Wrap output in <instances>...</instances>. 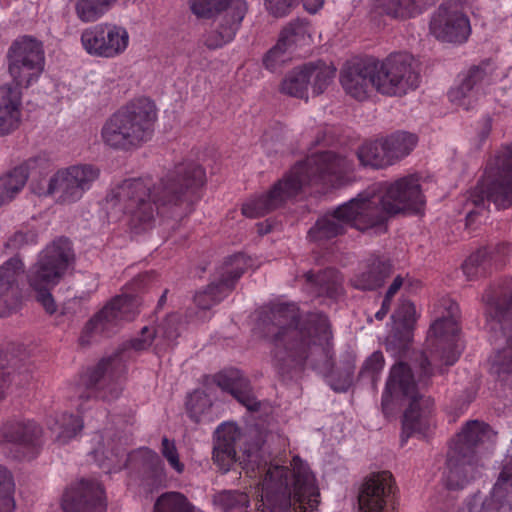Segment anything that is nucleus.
Listing matches in <instances>:
<instances>
[{
  "mask_svg": "<svg viewBox=\"0 0 512 512\" xmlns=\"http://www.w3.org/2000/svg\"><path fill=\"white\" fill-rule=\"evenodd\" d=\"M198 398H200V395H199L198 393H194V394L191 396L190 400H189V405H191V404H192V401H193L194 399H198Z\"/></svg>",
  "mask_w": 512,
  "mask_h": 512,
  "instance_id": "obj_64",
  "label": "nucleus"
},
{
  "mask_svg": "<svg viewBox=\"0 0 512 512\" xmlns=\"http://www.w3.org/2000/svg\"><path fill=\"white\" fill-rule=\"evenodd\" d=\"M286 335H288L290 338H294L298 335V331L296 328L289 325L287 328H284L280 334L277 335V340H282Z\"/></svg>",
  "mask_w": 512,
  "mask_h": 512,
  "instance_id": "obj_60",
  "label": "nucleus"
},
{
  "mask_svg": "<svg viewBox=\"0 0 512 512\" xmlns=\"http://www.w3.org/2000/svg\"><path fill=\"white\" fill-rule=\"evenodd\" d=\"M335 76L336 67L332 63L309 62L287 73L280 84V92L307 101L309 90L313 96L321 95L333 83Z\"/></svg>",
  "mask_w": 512,
  "mask_h": 512,
  "instance_id": "obj_10",
  "label": "nucleus"
},
{
  "mask_svg": "<svg viewBox=\"0 0 512 512\" xmlns=\"http://www.w3.org/2000/svg\"><path fill=\"white\" fill-rule=\"evenodd\" d=\"M310 29V22L306 18H296L289 22L282 32H306Z\"/></svg>",
  "mask_w": 512,
  "mask_h": 512,
  "instance_id": "obj_52",
  "label": "nucleus"
},
{
  "mask_svg": "<svg viewBox=\"0 0 512 512\" xmlns=\"http://www.w3.org/2000/svg\"><path fill=\"white\" fill-rule=\"evenodd\" d=\"M417 312L413 303L403 301L392 315L393 322L398 330H409L417 320Z\"/></svg>",
  "mask_w": 512,
  "mask_h": 512,
  "instance_id": "obj_37",
  "label": "nucleus"
},
{
  "mask_svg": "<svg viewBox=\"0 0 512 512\" xmlns=\"http://www.w3.org/2000/svg\"><path fill=\"white\" fill-rule=\"evenodd\" d=\"M292 472L282 466H270L262 482V500L271 493L290 496L284 512H313L319 504V490L309 467L297 456L291 462Z\"/></svg>",
  "mask_w": 512,
  "mask_h": 512,
  "instance_id": "obj_5",
  "label": "nucleus"
},
{
  "mask_svg": "<svg viewBox=\"0 0 512 512\" xmlns=\"http://www.w3.org/2000/svg\"><path fill=\"white\" fill-rule=\"evenodd\" d=\"M83 428L82 420L76 416L63 414L51 429L56 433L57 441L66 443L74 438Z\"/></svg>",
  "mask_w": 512,
  "mask_h": 512,
  "instance_id": "obj_36",
  "label": "nucleus"
},
{
  "mask_svg": "<svg viewBox=\"0 0 512 512\" xmlns=\"http://www.w3.org/2000/svg\"><path fill=\"white\" fill-rule=\"evenodd\" d=\"M118 394H119V391L117 390V391H115L112 395H110V396L104 395V397H105L106 399L110 400V399H113V398L117 397V396H118Z\"/></svg>",
  "mask_w": 512,
  "mask_h": 512,
  "instance_id": "obj_63",
  "label": "nucleus"
},
{
  "mask_svg": "<svg viewBox=\"0 0 512 512\" xmlns=\"http://www.w3.org/2000/svg\"><path fill=\"white\" fill-rule=\"evenodd\" d=\"M489 176L477 189L494 202L498 208L512 205V145L505 147L495 156Z\"/></svg>",
  "mask_w": 512,
  "mask_h": 512,
  "instance_id": "obj_14",
  "label": "nucleus"
},
{
  "mask_svg": "<svg viewBox=\"0 0 512 512\" xmlns=\"http://www.w3.org/2000/svg\"><path fill=\"white\" fill-rule=\"evenodd\" d=\"M205 45L209 49H218L233 41V34H205Z\"/></svg>",
  "mask_w": 512,
  "mask_h": 512,
  "instance_id": "obj_48",
  "label": "nucleus"
},
{
  "mask_svg": "<svg viewBox=\"0 0 512 512\" xmlns=\"http://www.w3.org/2000/svg\"><path fill=\"white\" fill-rule=\"evenodd\" d=\"M81 42L86 52L93 56L114 57L128 46V34H82Z\"/></svg>",
  "mask_w": 512,
  "mask_h": 512,
  "instance_id": "obj_22",
  "label": "nucleus"
},
{
  "mask_svg": "<svg viewBox=\"0 0 512 512\" xmlns=\"http://www.w3.org/2000/svg\"><path fill=\"white\" fill-rule=\"evenodd\" d=\"M397 391L410 397L411 403L406 410L403 418V433L410 436L420 434L425 436L433 427L432 419L433 402L430 398L418 396L415 391V384L409 367L403 363L394 365L390 371V376L386 384V390L383 394V404L388 401V397Z\"/></svg>",
  "mask_w": 512,
  "mask_h": 512,
  "instance_id": "obj_7",
  "label": "nucleus"
},
{
  "mask_svg": "<svg viewBox=\"0 0 512 512\" xmlns=\"http://www.w3.org/2000/svg\"><path fill=\"white\" fill-rule=\"evenodd\" d=\"M22 123V92L19 87H0V137L10 135Z\"/></svg>",
  "mask_w": 512,
  "mask_h": 512,
  "instance_id": "obj_20",
  "label": "nucleus"
},
{
  "mask_svg": "<svg viewBox=\"0 0 512 512\" xmlns=\"http://www.w3.org/2000/svg\"><path fill=\"white\" fill-rule=\"evenodd\" d=\"M74 262L71 243L59 238L47 245L27 273V281L37 301L48 314L57 311L51 290L59 284Z\"/></svg>",
  "mask_w": 512,
  "mask_h": 512,
  "instance_id": "obj_6",
  "label": "nucleus"
},
{
  "mask_svg": "<svg viewBox=\"0 0 512 512\" xmlns=\"http://www.w3.org/2000/svg\"><path fill=\"white\" fill-rule=\"evenodd\" d=\"M24 272V263L14 257L0 266V317L10 315L19 307L18 277Z\"/></svg>",
  "mask_w": 512,
  "mask_h": 512,
  "instance_id": "obj_19",
  "label": "nucleus"
},
{
  "mask_svg": "<svg viewBox=\"0 0 512 512\" xmlns=\"http://www.w3.org/2000/svg\"><path fill=\"white\" fill-rule=\"evenodd\" d=\"M186 499L176 492L162 495L155 504L154 512H185Z\"/></svg>",
  "mask_w": 512,
  "mask_h": 512,
  "instance_id": "obj_39",
  "label": "nucleus"
},
{
  "mask_svg": "<svg viewBox=\"0 0 512 512\" xmlns=\"http://www.w3.org/2000/svg\"><path fill=\"white\" fill-rule=\"evenodd\" d=\"M104 491L97 482L81 481L68 487L62 498L63 512L103 510Z\"/></svg>",
  "mask_w": 512,
  "mask_h": 512,
  "instance_id": "obj_16",
  "label": "nucleus"
},
{
  "mask_svg": "<svg viewBox=\"0 0 512 512\" xmlns=\"http://www.w3.org/2000/svg\"><path fill=\"white\" fill-rule=\"evenodd\" d=\"M427 341L430 347V359L425 358L421 364L425 376H430L433 371L431 365H453L462 350L459 338V325L457 316L452 313L448 317L437 319L430 327Z\"/></svg>",
  "mask_w": 512,
  "mask_h": 512,
  "instance_id": "obj_11",
  "label": "nucleus"
},
{
  "mask_svg": "<svg viewBox=\"0 0 512 512\" xmlns=\"http://www.w3.org/2000/svg\"><path fill=\"white\" fill-rule=\"evenodd\" d=\"M325 0H304V9L311 13H317L324 5Z\"/></svg>",
  "mask_w": 512,
  "mask_h": 512,
  "instance_id": "obj_56",
  "label": "nucleus"
},
{
  "mask_svg": "<svg viewBox=\"0 0 512 512\" xmlns=\"http://www.w3.org/2000/svg\"><path fill=\"white\" fill-rule=\"evenodd\" d=\"M424 202L419 177L408 175L359 193L318 220L309 236L316 241L328 239L342 234L347 226L364 231L382 224L387 216L418 212Z\"/></svg>",
  "mask_w": 512,
  "mask_h": 512,
  "instance_id": "obj_1",
  "label": "nucleus"
},
{
  "mask_svg": "<svg viewBox=\"0 0 512 512\" xmlns=\"http://www.w3.org/2000/svg\"><path fill=\"white\" fill-rule=\"evenodd\" d=\"M476 215H477V213L474 212V211L469 212V214L467 215V225H471L472 224V222L474 221Z\"/></svg>",
  "mask_w": 512,
  "mask_h": 512,
  "instance_id": "obj_62",
  "label": "nucleus"
},
{
  "mask_svg": "<svg viewBox=\"0 0 512 512\" xmlns=\"http://www.w3.org/2000/svg\"><path fill=\"white\" fill-rule=\"evenodd\" d=\"M487 432V426L479 421H471L466 424L462 431L457 435L454 445V451L463 458L471 453L472 448L481 442Z\"/></svg>",
  "mask_w": 512,
  "mask_h": 512,
  "instance_id": "obj_30",
  "label": "nucleus"
},
{
  "mask_svg": "<svg viewBox=\"0 0 512 512\" xmlns=\"http://www.w3.org/2000/svg\"><path fill=\"white\" fill-rule=\"evenodd\" d=\"M257 455L255 453H252L251 451L247 452V462L245 463V460L242 462L244 464V468L249 469V463L254 462L257 459Z\"/></svg>",
  "mask_w": 512,
  "mask_h": 512,
  "instance_id": "obj_61",
  "label": "nucleus"
},
{
  "mask_svg": "<svg viewBox=\"0 0 512 512\" xmlns=\"http://www.w3.org/2000/svg\"><path fill=\"white\" fill-rule=\"evenodd\" d=\"M38 241V233L35 229L22 226L19 228L8 241V246L18 250L29 245H34Z\"/></svg>",
  "mask_w": 512,
  "mask_h": 512,
  "instance_id": "obj_41",
  "label": "nucleus"
},
{
  "mask_svg": "<svg viewBox=\"0 0 512 512\" xmlns=\"http://www.w3.org/2000/svg\"><path fill=\"white\" fill-rule=\"evenodd\" d=\"M492 369L499 377L505 378L512 375V339L507 347L495 355Z\"/></svg>",
  "mask_w": 512,
  "mask_h": 512,
  "instance_id": "obj_40",
  "label": "nucleus"
},
{
  "mask_svg": "<svg viewBox=\"0 0 512 512\" xmlns=\"http://www.w3.org/2000/svg\"><path fill=\"white\" fill-rule=\"evenodd\" d=\"M436 40L445 47L462 44L468 40V34H435Z\"/></svg>",
  "mask_w": 512,
  "mask_h": 512,
  "instance_id": "obj_50",
  "label": "nucleus"
},
{
  "mask_svg": "<svg viewBox=\"0 0 512 512\" xmlns=\"http://www.w3.org/2000/svg\"><path fill=\"white\" fill-rule=\"evenodd\" d=\"M154 335H155V332L153 329L144 327L142 329L141 338L134 339L132 341V347L136 350L146 349L148 346L151 345Z\"/></svg>",
  "mask_w": 512,
  "mask_h": 512,
  "instance_id": "obj_51",
  "label": "nucleus"
},
{
  "mask_svg": "<svg viewBox=\"0 0 512 512\" xmlns=\"http://www.w3.org/2000/svg\"><path fill=\"white\" fill-rule=\"evenodd\" d=\"M215 381L223 391L229 392L249 410L258 409V402L250 393L247 381L242 377L238 370L230 369L220 372L215 376Z\"/></svg>",
  "mask_w": 512,
  "mask_h": 512,
  "instance_id": "obj_24",
  "label": "nucleus"
},
{
  "mask_svg": "<svg viewBox=\"0 0 512 512\" xmlns=\"http://www.w3.org/2000/svg\"><path fill=\"white\" fill-rule=\"evenodd\" d=\"M213 287H209V289L207 291H204L202 293H199L196 295L195 297V301L197 302V304L206 309V308H209L211 304H207L206 303V299L207 298H210L211 294H212V291H213Z\"/></svg>",
  "mask_w": 512,
  "mask_h": 512,
  "instance_id": "obj_58",
  "label": "nucleus"
},
{
  "mask_svg": "<svg viewBox=\"0 0 512 512\" xmlns=\"http://www.w3.org/2000/svg\"><path fill=\"white\" fill-rule=\"evenodd\" d=\"M384 365L385 359L382 352L376 351L365 360L361 369V374L374 377L383 370Z\"/></svg>",
  "mask_w": 512,
  "mask_h": 512,
  "instance_id": "obj_44",
  "label": "nucleus"
},
{
  "mask_svg": "<svg viewBox=\"0 0 512 512\" xmlns=\"http://www.w3.org/2000/svg\"><path fill=\"white\" fill-rule=\"evenodd\" d=\"M99 177V170L89 164H77L58 169L48 179H33L31 191L40 196H55L60 203L80 200Z\"/></svg>",
  "mask_w": 512,
  "mask_h": 512,
  "instance_id": "obj_8",
  "label": "nucleus"
},
{
  "mask_svg": "<svg viewBox=\"0 0 512 512\" xmlns=\"http://www.w3.org/2000/svg\"><path fill=\"white\" fill-rule=\"evenodd\" d=\"M249 262L250 259L243 254L234 255L226 262V270L233 274L232 279L236 280L248 268Z\"/></svg>",
  "mask_w": 512,
  "mask_h": 512,
  "instance_id": "obj_46",
  "label": "nucleus"
},
{
  "mask_svg": "<svg viewBox=\"0 0 512 512\" xmlns=\"http://www.w3.org/2000/svg\"><path fill=\"white\" fill-rule=\"evenodd\" d=\"M247 6L244 1H238L236 6L227 14V28L236 31L240 28V24L245 17Z\"/></svg>",
  "mask_w": 512,
  "mask_h": 512,
  "instance_id": "obj_47",
  "label": "nucleus"
},
{
  "mask_svg": "<svg viewBox=\"0 0 512 512\" xmlns=\"http://www.w3.org/2000/svg\"><path fill=\"white\" fill-rule=\"evenodd\" d=\"M371 68L368 58H353L348 60L340 71V84L346 94L363 101L372 91Z\"/></svg>",
  "mask_w": 512,
  "mask_h": 512,
  "instance_id": "obj_15",
  "label": "nucleus"
},
{
  "mask_svg": "<svg viewBox=\"0 0 512 512\" xmlns=\"http://www.w3.org/2000/svg\"><path fill=\"white\" fill-rule=\"evenodd\" d=\"M430 32H471L469 17L456 1H445L432 14Z\"/></svg>",
  "mask_w": 512,
  "mask_h": 512,
  "instance_id": "obj_21",
  "label": "nucleus"
},
{
  "mask_svg": "<svg viewBox=\"0 0 512 512\" xmlns=\"http://www.w3.org/2000/svg\"><path fill=\"white\" fill-rule=\"evenodd\" d=\"M273 318L281 323L280 318L294 322L296 320V309L294 305H280L272 311Z\"/></svg>",
  "mask_w": 512,
  "mask_h": 512,
  "instance_id": "obj_49",
  "label": "nucleus"
},
{
  "mask_svg": "<svg viewBox=\"0 0 512 512\" xmlns=\"http://www.w3.org/2000/svg\"><path fill=\"white\" fill-rule=\"evenodd\" d=\"M157 120L155 103L146 97L131 100L103 124V143L116 150H132L151 139Z\"/></svg>",
  "mask_w": 512,
  "mask_h": 512,
  "instance_id": "obj_4",
  "label": "nucleus"
},
{
  "mask_svg": "<svg viewBox=\"0 0 512 512\" xmlns=\"http://www.w3.org/2000/svg\"><path fill=\"white\" fill-rule=\"evenodd\" d=\"M437 1L438 0H383L381 8L388 16L406 19L423 13Z\"/></svg>",
  "mask_w": 512,
  "mask_h": 512,
  "instance_id": "obj_27",
  "label": "nucleus"
},
{
  "mask_svg": "<svg viewBox=\"0 0 512 512\" xmlns=\"http://www.w3.org/2000/svg\"><path fill=\"white\" fill-rule=\"evenodd\" d=\"M352 163L331 152L312 155L294 165L266 193L249 198L242 206V213L257 218L281 207L305 187L325 185L338 187L350 180Z\"/></svg>",
  "mask_w": 512,
  "mask_h": 512,
  "instance_id": "obj_2",
  "label": "nucleus"
},
{
  "mask_svg": "<svg viewBox=\"0 0 512 512\" xmlns=\"http://www.w3.org/2000/svg\"><path fill=\"white\" fill-rule=\"evenodd\" d=\"M38 427L33 423L7 422L0 427V444H30L38 437Z\"/></svg>",
  "mask_w": 512,
  "mask_h": 512,
  "instance_id": "obj_28",
  "label": "nucleus"
},
{
  "mask_svg": "<svg viewBox=\"0 0 512 512\" xmlns=\"http://www.w3.org/2000/svg\"><path fill=\"white\" fill-rule=\"evenodd\" d=\"M139 300L131 296H118L106 305L90 322L100 332L113 329L123 321L132 320L138 313Z\"/></svg>",
  "mask_w": 512,
  "mask_h": 512,
  "instance_id": "obj_18",
  "label": "nucleus"
},
{
  "mask_svg": "<svg viewBox=\"0 0 512 512\" xmlns=\"http://www.w3.org/2000/svg\"><path fill=\"white\" fill-rule=\"evenodd\" d=\"M117 0H78L75 10L78 18L85 22H95L108 12Z\"/></svg>",
  "mask_w": 512,
  "mask_h": 512,
  "instance_id": "obj_33",
  "label": "nucleus"
},
{
  "mask_svg": "<svg viewBox=\"0 0 512 512\" xmlns=\"http://www.w3.org/2000/svg\"><path fill=\"white\" fill-rule=\"evenodd\" d=\"M178 174L176 183L160 184L153 190L145 180H126L107 198V204L130 214L139 223H148L154 218V206L160 215H165L178 206V186L191 189L202 187L206 182L205 170L197 164L178 168Z\"/></svg>",
  "mask_w": 512,
  "mask_h": 512,
  "instance_id": "obj_3",
  "label": "nucleus"
},
{
  "mask_svg": "<svg viewBox=\"0 0 512 512\" xmlns=\"http://www.w3.org/2000/svg\"><path fill=\"white\" fill-rule=\"evenodd\" d=\"M300 0H265L267 11L275 17L287 15L292 8L299 4Z\"/></svg>",
  "mask_w": 512,
  "mask_h": 512,
  "instance_id": "obj_43",
  "label": "nucleus"
},
{
  "mask_svg": "<svg viewBox=\"0 0 512 512\" xmlns=\"http://www.w3.org/2000/svg\"><path fill=\"white\" fill-rule=\"evenodd\" d=\"M8 61L15 86L28 87L38 80L44 70L42 44L31 36H22L10 47Z\"/></svg>",
  "mask_w": 512,
  "mask_h": 512,
  "instance_id": "obj_12",
  "label": "nucleus"
},
{
  "mask_svg": "<svg viewBox=\"0 0 512 512\" xmlns=\"http://www.w3.org/2000/svg\"><path fill=\"white\" fill-rule=\"evenodd\" d=\"M392 266L390 263L375 260L369 268L357 275L353 284L358 289L371 290L381 286L384 280L391 274Z\"/></svg>",
  "mask_w": 512,
  "mask_h": 512,
  "instance_id": "obj_29",
  "label": "nucleus"
},
{
  "mask_svg": "<svg viewBox=\"0 0 512 512\" xmlns=\"http://www.w3.org/2000/svg\"><path fill=\"white\" fill-rule=\"evenodd\" d=\"M161 452L174 470L178 473L183 472L184 465L179 460V455L174 442L169 441L166 437L163 438Z\"/></svg>",
  "mask_w": 512,
  "mask_h": 512,
  "instance_id": "obj_45",
  "label": "nucleus"
},
{
  "mask_svg": "<svg viewBox=\"0 0 512 512\" xmlns=\"http://www.w3.org/2000/svg\"><path fill=\"white\" fill-rule=\"evenodd\" d=\"M512 482V462L505 465L497 482V485Z\"/></svg>",
  "mask_w": 512,
  "mask_h": 512,
  "instance_id": "obj_57",
  "label": "nucleus"
},
{
  "mask_svg": "<svg viewBox=\"0 0 512 512\" xmlns=\"http://www.w3.org/2000/svg\"><path fill=\"white\" fill-rule=\"evenodd\" d=\"M490 265V257L485 249L477 250L469 255L462 264L467 279L472 280L486 273Z\"/></svg>",
  "mask_w": 512,
  "mask_h": 512,
  "instance_id": "obj_35",
  "label": "nucleus"
},
{
  "mask_svg": "<svg viewBox=\"0 0 512 512\" xmlns=\"http://www.w3.org/2000/svg\"><path fill=\"white\" fill-rule=\"evenodd\" d=\"M358 158L364 166L373 168H385L391 165L382 139L363 144L358 151Z\"/></svg>",
  "mask_w": 512,
  "mask_h": 512,
  "instance_id": "obj_32",
  "label": "nucleus"
},
{
  "mask_svg": "<svg viewBox=\"0 0 512 512\" xmlns=\"http://www.w3.org/2000/svg\"><path fill=\"white\" fill-rule=\"evenodd\" d=\"M307 347V343L304 340H300L292 343L290 349L300 359H305L307 355Z\"/></svg>",
  "mask_w": 512,
  "mask_h": 512,
  "instance_id": "obj_54",
  "label": "nucleus"
},
{
  "mask_svg": "<svg viewBox=\"0 0 512 512\" xmlns=\"http://www.w3.org/2000/svg\"><path fill=\"white\" fill-rule=\"evenodd\" d=\"M239 436L238 427L233 423L222 424L216 431L213 460L225 472L236 460L235 442Z\"/></svg>",
  "mask_w": 512,
  "mask_h": 512,
  "instance_id": "obj_23",
  "label": "nucleus"
},
{
  "mask_svg": "<svg viewBox=\"0 0 512 512\" xmlns=\"http://www.w3.org/2000/svg\"><path fill=\"white\" fill-rule=\"evenodd\" d=\"M132 456L133 457L139 456V457H141L143 459L148 460L151 463H153L154 461H158L159 460L158 455L154 451H152V450H150L148 448H141L138 451L134 452L132 454Z\"/></svg>",
  "mask_w": 512,
  "mask_h": 512,
  "instance_id": "obj_55",
  "label": "nucleus"
},
{
  "mask_svg": "<svg viewBox=\"0 0 512 512\" xmlns=\"http://www.w3.org/2000/svg\"><path fill=\"white\" fill-rule=\"evenodd\" d=\"M391 487L390 472L383 471L369 476L359 494V512H387L386 499Z\"/></svg>",
  "mask_w": 512,
  "mask_h": 512,
  "instance_id": "obj_17",
  "label": "nucleus"
},
{
  "mask_svg": "<svg viewBox=\"0 0 512 512\" xmlns=\"http://www.w3.org/2000/svg\"><path fill=\"white\" fill-rule=\"evenodd\" d=\"M232 0H188L191 12L198 18L212 19L225 11Z\"/></svg>",
  "mask_w": 512,
  "mask_h": 512,
  "instance_id": "obj_34",
  "label": "nucleus"
},
{
  "mask_svg": "<svg viewBox=\"0 0 512 512\" xmlns=\"http://www.w3.org/2000/svg\"><path fill=\"white\" fill-rule=\"evenodd\" d=\"M371 68L373 88L385 96H403L414 90L419 83V75L410 55L396 53L383 60L368 58Z\"/></svg>",
  "mask_w": 512,
  "mask_h": 512,
  "instance_id": "obj_9",
  "label": "nucleus"
},
{
  "mask_svg": "<svg viewBox=\"0 0 512 512\" xmlns=\"http://www.w3.org/2000/svg\"><path fill=\"white\" fill-rule=\"evenodd\" d=\"M390 304H391V301L384 298L380 310L377 311L375 314L376 319L382 320L387 315V313L390 309Z\"/></svg>",
  "mask_w": 512,
  "mask_h": 512,
  "instance_id": "obj_59",
  "label": "nucleus"
},
{
  "mask_svg": "<svg viewBox=\"0 0 512 512\" xmlns=\"http://www.w3.org/2000/svg\"><path fill=\"white\" fill-rule=\"evenodd\" d=\"M216 502L224 509L246 507L249 503L247 494L237 491H224L216 496Z\"/></svg>",
  "mask_w": 512,
  "mask_h": 512,
  "instance_id": "obj_42",
  "label": "nucleus"
},
{
  "mask_svg": "<svg viewBox=\"0 0 512 512\" xmlns=\"http://www.w3.org/2000/svg\"><path fill=\"white\" fill-rule=\"evenodd\" d=\"M14 484L8 472L0 468V512H13L15 501L13 498Z\"/></svg>",
  "mask_w": 512,
  "mask_h": 512,
  "instance_id": "obj_38",
  "label": "nucleus"
},
{
  "mask_svg": "<svg viewBox=\"0 0 512 512\" xmlns=\"http://www.w3.org/2000/svg\"><path fill=\"white\" fill-rule=\"evenodd\" d=\"M305 39V34H290L279 39L263 58L266 69L275 72L282 68L292 58L293 44Z\"/></svg>",
  "mask_w": 512,
  "mask_h": 512,
  "instance_id": "obj_25",
  "label": "nucleus"
},
{
  "mask_svg": "<svg viewBox=\"0 0 512 512\" xmlns=\"http://www.w3.org/2000/svg\"><path fill=\"white\" fill-rule=\"evenodd\" d=\"M403 283H404V278L402 276L398 275L397 277H395L386 292L385 299L392 301V298L400 290Z\"/></svg>",
  "mask_w": 512,
  "mask_h": 512,
  "instance_id": "obj_53",
  "label": "nucleus"
},
{
  "mask_svg": "<svg viewBox=\"0 0 512 512\" xmlns=\"http://www.w3.org/2000/svg\"><path fill=\"white\" fill-rule=\"evenodd\" d=\"M29 167L22 164L0 177V207L13 201L25 187Z\"/></svg>",
  "mask_w": 512,
  "mask_h": 512,
  "instance_id": "obj_26",
  "label": "nucleus"
},
{
  "mask_svg": "<svg viewBox=\"0 0 512 512\" xmlns=\"http://www.w3.org/2000/svg\"><path fill=\"white\" fill-rule=\"evenodd\" d=\"M497 78L489 67H471L449 91V99L460 109L473 110L482 103Z\"/></svg>",
  "mask_w": 512,
  "mask_h": 512,
  "instance_id": "obj_13",
  "label": "nucleus"
},
{
  "mask_svg": "<svg viewBox=\"0 0 512 512\" xmlns=\"http://www.w3.org/2000/svg\"><path fill=\"white\" fill-rule=\"evenodd\" d=\"M382 140L391 165L407 156L417 143V137L407 132H397Z\"/></svg>",
  "mask_w": 512,
  "mask_h": 512,
  "instance_id": "obj_31",
  "label": "nucleus"
}]
</instances>
